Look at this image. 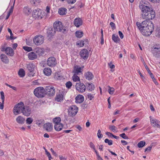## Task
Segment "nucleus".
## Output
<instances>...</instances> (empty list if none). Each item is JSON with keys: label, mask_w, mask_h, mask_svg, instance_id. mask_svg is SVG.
I'll list each match as a JSON object with an SVG mask.
<instances>
[{"label": "nucleus", "mask_w": 160, "mask_h": 160, "mask_svg": "<svg viewBox=\"0 0 160 160\" xmlns=\"http://www.w3.org/2000/svg\"><path fill=\"white\" fill-rule=\"evenodd\" d=\"M32 10L28 7H25L23 8V12L26 15H29L31 12Z\"/></svg>", "instance_id": "393cba45"}, {"label": "nucleus", "mask_w": 160, "mask_h": 160, "mask_svg": "<svg viewBox=\"0 0 160 160\" xmlns=\"http://www.w3.org/2000/svg\"><path fill=\"white\" fill-rule=\"evenodd\" d=\"M89 146L91 148L93 149L94 150H95V146L94 145L92 142H90Z\"/></svg>", "instance_id": "13d9d810"}, {"label": "nucleus", "mask_w": 160, "mask_h": 160, "mask_svg": "<svg viewBox=\"0 0 160 160\" xmlns=\"http://www.w3.org/2000/svg\"><path fill=\"white\" fill-rule=\"evenodd\" d=\"M106 134L108 136L110 137H113V135L112 133H111L110 132H106Z\"/></svg>", "instance_id": "0e129e2a"}, {"label": "nucleus", "mask_w": 160, "mask_h": 160, "mask_svg": "<svg viewBox=\"0 0 160 160\" xmlns=\"http://www.w3.org/2000/svg\"><path fill=\"white\" fill-rule=\"evenodd\" d=\"M155 36L158 38H160V27L157 28L155 31Z\"/></svg>", "instance_id": "58836bf2"}, {"label": "nucleus", "mask_w": 160, "mask_h": 160, "mask_svg": "<svg viewBox=\"0 0 160 160\" xmlns=\"http://www.w3.org/2000/svg\"><path fill=\"white\" fill-rule=\"evenodd\" d=\"M97 136L98 138H101L103 137V135L101 134V130L100 129L98 130Z\"/></svg>", "instance_id": "3c124183"}, {"label": "nucleus", "mask_w": 160, "mask_h": 160, "mask_svg": "<svg viewBox=\"0 0 160 160\" xmlns=\"http://www.w3.org/2000/svg\"><path fill=\"white\" fill-rule=\"evenodd\" d=\"M108 65L109 67L112 69H113L115 68V65L113 64H112V62H110V63H108Z\"/></svg>", "instance_id": "680f3d73"}, {"label": "nucleus", "mask_w": 160, "mask_h": 160, "mask_svg": "<svg viewBox=\"0 0 160 160\" xmlns=\"http://www.w3.org/2000/svg\"><path fill=\"white\" fill-rule=\"evenodd\" d=\"M82 22L81 18H77L74 21V24L77 27H79L82 24Z\"/></svg>", "instance_id": "412c9836"}, {"label": "nucleus", "mask_w": 160, "mask_h": 160, "mask_svg": "<svg viewBox=\"0 0 160 160\" xmlns=\"http://www.w3.org/2000/svg\"><path fill=\"white\" fill-rule=\"evenodd\" d=\"M32 16L35 19L42 18L43 16L42 11L38 8L34 10L32 13Z\"/></svg>", "instance_id": "0eeeda50"}, {"label": "nucleus", "mask_w": 160, "mask_h": 160, "mask_svg": "<svg viewBox=\"0 0 160 160\" xmlns=\"http://www.w3.org/2000/svg\"><path fill=\"white\" fill-rule=\"evenodd\" d=\"M17 122L19 124H23L25 121V118L21 116H18L16 119Z\"/></svg>", "instance_id": "473e14b6"}, {"label": "nucleus", "mask_w": 160, "mask_h": 160, "mask_svg": "<svg viewBox=\"0 0 160 160\" xmlns=\"http://www.w3.org/2000/svg\"><path fill=\"white\" fill-rule=\"evenodd\" d=\"M34 43L37 45H39L42 44L44 42V38L43 36L39 35L35 36L33 39Z\"/></svg>", "instance_id": "9d476101"}, {"label": "nucleus", "mask_w": 160, "mask_h": 160, "mask_svg": "<svg viewBox=\"0 0 160 160\" xmlns=\"http://www.w3.org/2000/svg\"><path fill=\"white\" fill-rule=\"evenodd\" d=\"M53 121L55 124H57L61 123V119L60 118L57 117L54 118Z\"/></svg>", "instance_id": "4c0bfd02"}, {"label": "nucleus", "mask_w": 160, "mask_h": 160, "mask_svg": "<svg viewBox=\"0 0 160 160\" xmlns=\"http://www.w3.org/2000/svg\"><path fill=\"white\" fill-rule=\"evenodd\" d=\"M75 87L77 90L79 92H83L86 90V86L82 83L80 82L77 83L76 84Z\"/></svg>", "instance_id": "6e6552de"}, {"label": "nucleus", "mask_w": 160, "mask_h": 160, "mask_svg": "<svg viewBox=\"0 0 160 160\" xmlns=\"http://www.w3.org/2000/svg\"><path fill=\"white\" fill-rule=\"evenodd\" d=\"M54 29L56 31L58 32L62 31L64 32L66 31L65 28H63V26L61 22L59 21H56L53 24Z\"/></svg>", "instance_id": "423d86ee"}, {"label": "nucleus", "mask_w": 160, "mask_h": 160, "mask_svg": "<svg viewBox=\"0 0 160 160\" xmlns=\"http://www.w3.org/2000/svg\"><path fill=\"white\" fill-rule=\"evenodd\" d=\"M59 158L60 160H66V158L65 157H63L62 156H59Z\"/></svg>", "instance_id": "69168bd1"}, {"label": "nucleus", "mask_w": 160, "mask_h": 160, "mask_svg": "<svg viewBox=\"0 0 160 160\" xmlns=\"http://www.w3.org/2000/svg\"><path fill=\"white\" fill-rule=\"evenodd\" d=\"M94 97V94H92L91 93H89L88 95V98L90 100H92Z\"/></svg>", "instance_id": "5fc2aeb1"}, {"label": "nucleus", "mask_w": 160, "mask_h": 160, "mask_svg": "<svg viewBox=\"0 0 160 160\" xmlns=\"http://www.w3.org/2000/svg\"><path fill=\"white\" fill-rule=\"evenodd\" d=\"M76 0H66L68 3L69 4H72L76 2Z\"/></svg>", "instance_id": "6e6d98bb"}, {"label": "nucleus", "mask_w": 160, "mask_h": 160, "mask_svg": "<svg viewBox=\"0 0 160 160\" xmlns=\"http://www.w3.org/2000/svg\"><path fill=\"white\" fill-rule=\"evenodd\" d=\"M33 121V119L31 118H28L26 120V123L28 124H30L32 123Z\"/></svg>", "instance_id": "49530a36"}, {"label": "nucleus", "mask_w": 160, "mask_h": 160, "mask_svg": "<svg viewBox=\"0 0 160 160\" xmlns=\"http://www.w3.org/2000/svg\"><path fill=\"white\" fill-rule=\"evenodd\" d=\"M153 143H152L149 146L145 149V152H146L147 151H150L152 148V146H153Z\"/></svg>", "instance_id": "603ef678"}, {"label": "nucleus", "mask_w": 160, "mask_h": 160, "mask_svg": "<svg viewBox=\"0 0 160 160\" xmlns=\"http://www.w3.org/2000/svg\"><path fill=\"white\" fill-rule=\"evenodd\" d=\"M18 74L21 77H23L25 75V72L23 69L21 68L19 71Z\"/></svg>", "instance_id": "f704fd0d"}, {"label": "nucleus", "mask_w": 160, "mask_h": 160, "mask_svg": "<svg viewBox=\"0 0 160 160\" xmlns=\"http://www.w3.org/2000/svg\"><path fill=\"white\" fill-rule=\"evenodd\" d=\"M31 112V109L28 106H24L22 113L23 114L26 116H29Z\"/></svg>", "instance_id": "a211bd4d"}, {"label": "nucleus", "mask_w": 160, "mask_h": 160, "mask_svg": "<svg viewBox=\"0 0 160 160\" xmlns=\"http://www.w3.org/2000/svg\"><path fill=\"white\" fill-rule=\"evenodd\" d=\"M28 57L30 60H33L36 58L37 56L35 53L33 52H31L28 53Z\"/></svg>", "instance_id": "c756f323"}, {"label": "nucleus", "mask_w": 160, "mask_h": 160, "mask_svg": "<svg viewBox=\"0 0 160 160\" xmlns=\"http://www.w3.org/2000/svg\"><path fill=\"white\" fill-rule=\"evenodd\" d=\"M149 118L151 124H153V127L160 128V122L159 121L152 118L151 116H150Z\"/></svg>", "instance_id": "ddd939ff"}, {"label": "nucleus", "mask_w": 160, "mask_h": 160, "mask_svg": "<svg viewBox=\"0 0 160 160\" xmlns=\"http://www.w3.org/2000/svg\"><path fill=\"white\" fill-rule=\"evenodd\" d=\"M85 76L86 78L88 80L92 79L94 77L92 73L90 72H88L85 74Z\"/></svg>", "instance_id": "cd10ccee"}, {"label": "nucleus", "mask_w": 160, "mask_h": 160, "mask_svg": "<svg viewBox=\"0 0 160 160\" xmlns=\"http://www.w3.org/2000/svg\"><path fill=\"white\" fill-rule=\"evenodd\" d=\"M118 34L120 37L121 39H122L123 38V35L121 31H119L118 32Z\"/></svg>", "instance_id": "e2e57ef3"}, {"label": "nucleus", "mask_w": 160, "mask_h": 160, "mask_svg": "<svg viewBox=\"0 0 160 160\" xmlns=\"http://www.w3.org/2000/svg\"><path fill=\"white\" fill-rule=\"evenodd\" d=\"M34 67V65L32 63H29L27 65V68L30 72L28 73L29 76L32 77L34 76V73H33V71Z\"/></svg>", "instance_id": "2eb2a0df"}, {"label": "nucleus", "mask_w": 160, "mask_h": 160, "mask_svg": "<svg viewBox=\"0 0 160 160\" xmlns=\"http://www.w3.org/2000/svg\"><path fill=\"white\" fill-rule=\"evenodd\" d=\"M1 95V99L2 100V103L0 102V109H2L3 108V104L4 101V95L3 92L2 91L0 92Z\"/></svg>", "instance_id": "bb28decb"}, {"label": "nucleus", "mask_w": 160, "mask_h": 160, "mask_svg": "<svg viewBox=\"0 0 160 160\" xmlns=\"http://www.w3.org/2000/svg\"><path fill=\"white\" fill-rule=\"evenodd\" d=\"M23 48L24 50L28 52H29L32 50V48L30 47L24 46Z\"/></svg>", "instance_id": "de8ad7c7"}, {"label": "nucleus", "mask_w": 160, "mask_h": 160, "mask_svg": "<svg viewBox=\"0 0 160 160\" xmlns=\"http://www.w3.org/2000/svg\"><path fill=\"white\" fill-rule=\"evenodd\" d=\"M76 36L78 38H81L83 35V32H82L80 31H77L75 32Z\"/></svg>", "instance_id": "e433bc0d"}, {"label": "nucleus", "mask_w": 160, "mask_h": 160, "mask_svg": "<svg viewBox=\"0 0 160 160\" xmlns=\"http://www.w3.org/2000/svg\"><path fill=\"white\" fill-rule=\"evenodd\" d=\"M152 52L154 56L156 57H159L160 56V47H156L154 46L152 48Z\"/></svg>", "instance_id": "4468645a"}, {"label": "nucleus", "mask_w": 160, "mask_h": 160, "mask_svg": "<svg viewBox=\"0 0 160 160\" xmlns=\"http://www.w3.org/2000/svg\"><path fill=\"white\" fill-rule=\"evenodd\" d=\"M24 106V104L22 102H20L17 104L14 107L13 110V112L14 115H17L22 113Z\"/></svg>", "instance_id": "7ed1b4c3"}, {"label": "nucleus", "mask_w": 160, "mask_h": 160, "mask_svg": "<svg viewBox=\"0 0 160 160\" xmlns=\"http://www.w3.org/2000/svg\"><path fill=\"white\" fill-rule=\"evenodd\" d=\"M78 112V108L75 105L71 106L69 109L68 112L69 115L71 116H74Z\"/></svg>", "instance_id": "9b49d317"}, {"label": "nucleus", "mask_w": 160, "mask_h": 160, "mask_svg": "<svg viewBox=\"0 0 160 160\" xmlns=\"http://www.w3.org/2000/svg\"><path fill=\"white\" fill-rule=\"evenodd\" d=\"M80 55L81 57L84 59H87L89 56L88 51L86 49H83L80 52Z\"/></svg>", "instance_id": "f3484780"}, {"label": "nucleus", "mask_w": 160, "mask_h": 160, "mask_svg": "<svg viewBox=\"0 0 160 160\" xmlns=\"http://www.w3.org/2000/svg\"><path fill=\"white\" fill-rule=\"evenodd\" d=\"M57 61L56 58L53 57H51L48 58L47 60V65L51 67H53L56 65Z\"/></svg>", "instance_id": "f8f14e48"}, {"label": "nucleus", "mask_w": 160, "mask_h": 160, "mask_svg": "<svg viewBox=\"0 0 160 160\" xmlns=\"http://www.w3.org/2000/svg\"><path fill=\"white\" fill-rule=\"evenodd\" d=\"M44 128L48 132H50L52 129V125L50 123H47L44 125Z\"/></svg>", "instance_id": "b1692460"}, {"label": "nucleus", "mask_w": 160, "mask_h": 160, "mask_svg": "<svg viewBox=\"0 0 160 160\" xmlns=\"http://www.w3.org/2000/svg\"><path fill=\"white\" fill-rule=\"evenodd\" d=\"M6 54L10 56H12L14 55V51L10 47H8L5 49Z\"/></svg>", "instance_id": "4be33fe9"}, {"label": "nucleus", "mask_w": 160, "mask_h": 160, "mask_svg": "<svg viewBox=\"0 0 160 160\" xmlns=\"http://www.w3.org/2000/svg\"><path fill=\"white\" fill-rule=\"evenodd\" d=\"M0 57L1 60L5 64H8L9 63V60L5 54H1Z\"/></svg>", "instance_id": "5701e85b"}, {"label": "nucleus", "mask_w": 160, "mask_h": 160, "mask_svg": "<svg viewBox=\"0 0 160 160\" xmlns=\"http://www.w3.org/2000/svg\"><path fill=\"white\" fill-rule=\"evenodd\" d=\"M110 25L112 29H114L116 28L115 25L114 23L113 22H111L110 23Z\"/></svg>", "instance_id": "bf43d9fd"}, {"label": "nucleus", "mask_w": 160, "mask_h": 160, "mask_svg": "<svg viewBox=\"0 0 160 160\" xmlns=\"http://www.w3.org/2000/svg\"><path fill=\"white\" fill-rule=\"evenodd\" d=\"M83 68V66H82V67H81L79 66H75L74 67L73 72L74 73V74L78 75L79 73L82 72Z\"/></svg>", "instance_id": "aec40b11"}, {"label": "nucleus", "mask_w": 160, "mask_h": 160, "mask_svg": "<svg viewBox=\"0 0 160 160\" xmlns=\"http://www.w3.org/2000/svg\"><path fill=\"white\" fill-rule=\"evenodd\" d=\"M139 8L141 10V18L143 19L149 21V20L155 18V12L151 7L147 6L146 4L144 3L140 4Z\"/></svg>", "instance_id": "f257e3e1"}, {"label": "nucleus", "mask_w": 160, "mask_h": 160, "mask_svg": "<svg viewBox=\"0 0 160 160\" xmlns=\"http://www.w3.org/2000/svg\"><path fill=\"white\" fill-rule=\"evenodd\" d=\"M152 24H153L151 22L146 20L142 22L141 23L138 22H136L137 26L140 30Z\"/></svg>", "instance_id": "39448f33"}, {"label": "nucleus", "mask_w": 160, "mask_h": 160, "mask_svg": "<svg viewBox=\"0 0 160 160\" xmlns=\"http://www.w3.org/2000/svg\"><path fill=\"white\" fill-rule=\"evenodd\" d=\"M50 7L48 6H47L46 8V11L47 13H49L50 12Z\"/></svg>", "instance_id": "338daca9"}, {"label": "nucleus", "mask_w": 160, "mask_h": 160, "mask_svg": "<svg viewBox=\"0 0 160 160\" xmlns=\"http://www.w3.org/2000/svg\"><path fill=\"white\" fill-rule=\"evenodd\" d=\"M34 93L38 98L43 97L46 95L45 90L43 87H41L36 88L34 90Z\"/></svg>", "instance_id": "f03ea898"}, {"label": "nucleus", "mask_w": 160, "mask_h": 160, "mask_svg": "<svg viewBox=\"0 0 160 160\" xmlns=\"http://www.w3.org/2000/svg\"><path fill=\"white\" fill-rule=\"evenodd\" d=\"M72 84L71 82L70 81H68L66 83V87L68 88H71V87L72 86Z\"/></svg>", "instance_id": "8fccbe9b"}, {"label": "nucleus", "mask_w": 160, "mask_h": 160, "mask_svg": "<svg viewBox=\"0 0 160 160\" xmlns=\"http://www.w3.org/2000/svg\"><path fill=\"white\" fill-rule=\"evenodd\" d=\"M109 128L113 132H117V128L114 125H110L109 127Z\"/></svg>", "instance_id": "a19ab883"}, {"label": "nucleus", "mask_w": 160, "mask_h": 160, "mask_svg": "<svg viewBox=\"0 0 160 160\" xmlns=\"http://www.w3.org/2000/svg\"><path fill=\"white\" fill-rule=\"evenodd\" d=\"M50 151L52 152V154L55 155V156H56L57 155V154H56V152H54V151L53 150L52 148H51L50 149Z\"/></svg>", "instance_id": "774afa93"}, {"label": "nucleus", "mask_w": 160, "mask_h": 160, "mask_svg": "<svg viewBox=\"0 0 160 160\" xmlns=\"http://www.w3.org/2000/svg\"><path fill=\"white\" fill-rule=\"evenodd\" d=\"M88 88L90 91H92L94 89L95 87L92 83H88Z\"/></svg>", "instance_id": "37998d69"}, {"label": "nucleus", "mask_w": 160, "mask_h": 160, "mask_svg": "<svg viewBox=\"0 0 160 160\" xmlns=\"http://www.w3.org/2000/svg\"><path fill=\"white\" fill-rule=\"evenodd\" d=\"M86 42H87V41L86 40H84L78 42L77 44V45H79L80 47H82L85 44H86Z\"/></svg>", "instance_id": "c9c22d12"}, {"label": "nucleus", "mask_w": 160, "mask_h": 160, "mask_svg": "<svg viewBox=\"0 0 160 160\" xmlns=\"http://www.w3.org/2000/svg\"><path fill=\"white\" fill-rule=\"evenodd\" d=\"M76 102L80 103L82 102L84 100V97L82 95H78L75 98Z\"/></svg>", "instance_id": "a878e982"}, {"label": "nucleus", "mask_w": 160, "mask_h": 160, "mask_svg": "<svg viewBox=\"0 0 160 160\" xmlns=\"http://www.w3.org/2000/svg\"><path fill=\"white\" fill-rule=\"evenodd\" d=\"M45 90V92H46V94H47L50 96H53L55 94V89L54 87L53 86H47Z\"/></svg>", "instance_id": "1a4fd4ad"}, {"label": "nucleus", "mask_w": 160, "mask_h": 160, "mask_svg": "<svg viewBox=\"0 0 160 160\" xmlns=\"http://www.w3.org/2000/svg\"><path fill=\"white\" fill-rule=\"evenodd\" d=\"M145 142L141 141L138 143V146L139 148H142L145 145Z\"/></svg>", "instance_id": "c03bdc74"}, {"label": "nucleus", "mask_w": 160, "mask_h": 160, "mask_svg": "<svg viewBox=\"0 0 160 160\" xmlns=\"http://www.w3.org/2000/svg\"><path fill=\"white\" fill-rule=\"evenodd\" d=\"M63 127V124L61 123L59 124H55L54 126L55 129L58 131H61Z\"/></svg>", "instance_id": "7c9ffc66"}, {"label": "nucleus", "mask_w": 160, "mask_h": 160, "mask_svg": "<svg viewBox=\"0 0 160 160\" xmlns=\"http://www.w3.org/2000/svg\"><path fill=\"white\" fill-rule=\"evenodd\" d=\"M112 40L116 43H117L120 40V39L117 35H115L113 34L112 35Z\"/></svg>", "instance_id": "72a5a7b5"}, {"label": "nucleus", "mask_w": 160, "mask_h": 160, "mask_svg": "<svg viewBox=\"0 0 160 160\" xmlns=\"http://www.w3.org/2000/svg\"><path fill=\"white\" fill-rule=\"evenodd\" d=\"M40 0H31V2L33 4H35L37 3H39Z\"/></svg>", "instance_id": "052dcab7"}, {"label": "nucleus", "mask_w": 160, "mask_h": 160, "mask_svg": "<svg viewBox=\"0 0 160 160\" xmlns=\"http://www.w3.org/2000/svg\"><path fill=\"white\" fill-rule=\"evenodd\" d=\"M64 92L62 91H59L57 93L55 97V100L58 102H61L64 99Z\"/></svg>", "instance_id": "dca6fc26"}, {"label": "nucleus", "mask_w": 160, "mask_h": 160, "mask_svg": "<svg viewBox=\"0 0 160 160\" xmlns=\"http://www.w3.org/2000/svg\"><path fill=\"white\" fill-rule=\"evenodd\" d=\"M109 89L108 90V92L110 94H112L114 92V89L112 88L109 87Z\"/></svg>", "instance_id": "09e8293b"}, {"label": "nucleus", "mask_w": 160, "mask_h": 160, "mask_svg": "<svg viewBox=\"0 0 160 160\" xmlns=\"http://www.w3.org/2000/svg\"><path fill=\"white\" fill-rule=\"evenodd\" d=\"M56 31L52 28L49 27L47 30V34L48 36L51 37L53 36L55 33Z\"/></svg>", "instance_id": "6ab92c4d"}, {"label": "nucleus", "mask_w": 160, "mask_h": 160, "mask_svg": "<svg viewBox=\"0 0 160 160\" xmlns=\"http://www.w3.org/2000/svg\"><path fill=\"white\" fill-rule=\"evenodd\" d=\"M77 74H74L72 77V80L74 82H77L80 81V78L79 77L77 76Z\"/></svg>", "instance_id": "ea45409f"}, {"label": "nucleus", "mask_w": 160, "mask_h": 160, "mask_svg": "<svg viewBox=\"0 0 160 160\" xmlns=\"http://www.w3.org/2000/svg\"><path fill=\"white\" fill-rule=\"evenodd\" d=\"M120 136L124 139H128V137L126 135V134L124 133H122L120 134Z\"/></svg>", "instance_id": "4d7b16f0"}, {"label": "nucleus", "mask_w": 160, "mask_h": 160, "mask_svg": "<svg viewBox=\"0 0 160 160\" xmlns=\"http://www.w3.org/2000/svg\"><path fill=\"white\" fill-rule=\"evenodd\" d=\"M67 9L64 8H61L58 10L59 14L62 15H65L67 13Z\"/></svg>", "instance_id": "2f4dec72"}, {"label": "nucleus", "mask_w": 160, "mask_h": 160, "mask_svg": "<svg viewBox=\"0 0 160 160\" xmlns=\"http://www.w3.org/2000/svg\"><path fill=\"white\" fill-rule=\"evenodd\" d=\"M154 29L153 25L148 26V27L145 28L140 30L141 32L144 36H148L152 33Z\"/></svg>", "instance_id": "20e7f679"}, {"label": "nucleus", "mask_w": 160, "mask_h": 160, "mask_svg": "<svg viewBox=\"0 0 160 160\" xmlns=\"http://www.w3.org/2000/svg\"><path fill=\"white\" fill-rule=\"evenodd\" d=\"M43 72L44 74L47 76H50L52 72L51 68H45L43 70Z\"/></svg>", "instance_id": "c85d7f7f"}, {"label": "nucleus", "mask_w": 160, "mask_h": 160, "mask_svg": "<svg viewBox=\"0 0 160 160\" xmlns=\"http://www.w3.org/2000/svg\"><path fill=\"white\" fill-rule=\"evenodd\" d=\"M104 142L106 143H108L109 146H111L112 144V140H109L106 138Z\"/></svg>", "instance_id": "a18cd8bd"}, {"label": "nucleus", "mask_w": 160, "mask_h": 160, "mask_svg": "<svg viewBox=\"0 0 160 160\" xmlns=\"http://www.w3.org/2000/svg\"><path fill=\"white\" fill-rule=\"evenodd\" d=\"M8 32L10 33V38L11 39H14V38H13V34L12 32V31L9 28H8Z\"/></svg>", "instance_id": "864d4df0"}, {"label": "nucleus", "mask_w": 160, "mask_h": 160, "mask_svg": "<svg viewBox=\"0 0 160 160\" xmlns=\"http://www.w3.org/2000/svg\"><path fill=\"white\" fill-rule=\"evenodd\" d=\"M43 120H38L36 121V123L38 126L41 127L43 124Z\"/></svg>", "instance_id": "79ce46f5"}]
</instances>
